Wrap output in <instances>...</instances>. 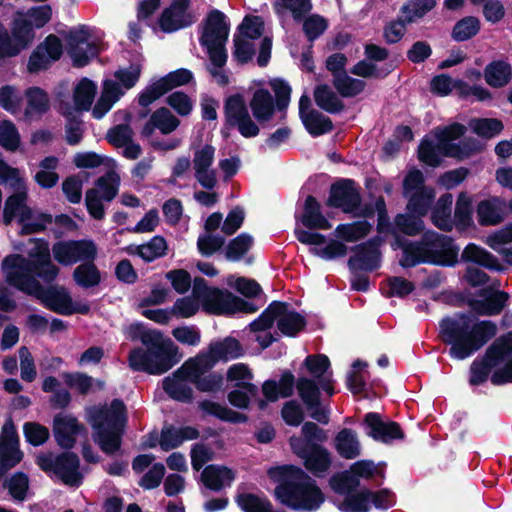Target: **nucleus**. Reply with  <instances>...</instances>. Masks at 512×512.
Returning a JSON list of instances; mask_svg holds the SVG:
<instances>
[{"label":"nucleus","mask_w":512,"mask_h":512,"mask_svg":"<svg viewBox=\"0 0 512 512\" xmlns=\"http://www.w3.org/2000/svg\"><path fill=\"white\" fill-rule=\"evenodd\" d=\"M267 473L276 483L273 492L275 499L291 510L315 512L326 500L316 480L299 466H275Z\"/></svg>","instance_id":"1"},{"label":"nucleus","mask_w":512,"mask_h":512,"mask_svg":"<svg viewBox=\"0 0 512 512\" xmlns=\"http://www.w3.org/2000/svg\"><path fill=\"white\" fill-rule=\"evenodd\" d=\"M470 313L457 312L439 322V337L450 345L449 355L464 360L484 347L497 334V325L491 320L473 322Z\"/></svg>","instance_id":"2"},{"label":"nucleus","mask_w":512,"mask_h":512,"mask_svg":"<svg viewBox=\"0 0 512 512\" xmlns=\"http://www.w3.org/2000/svg\"><path fill=\"white\" fill-rule=\"evenodd\" d=\"M138 338L143 347H136L129 352L128 364L135 372H145L150 375H161L180 362L182 354L178 346L159 330H147L137 327Z\"/></svg>","instance_id":"3"},{"label":"nucleus","mask_w":512,"mask_h":512,"mask_svg":"<svg viewBox=\"0 0 512 512\" xmlns=\"http://www.w3.org/2000/svg\"><path fill=\"white\" fill-rule=\"evenodd\" d=\"M459 251L460 247L451 236L426 231L418 240L408 243L405 257H400L398 264L403 269L420 264L454 267L459 262Z\"/></svg>","instance_id":"4"},{"label":"nucleus","mask_w":512,"mask_h":512,"mask_svg":"<svg viewBox=\"0 0 512 512\" xmlns=\"http://www.w3.org/2000/svg\"><path fill=\"white\" fill-rule=\"evenodd\" d=\"M328 439L327 432L315 422H304L301 435L289 438L291 451L302 460L305 469L315 477L324 476L332 466V455L323 446Z\"/></svg>","instance_id":"5"},{"label":"nucleus","mask_w":512,"mask_h":512,"mask_svg":"<svg viewBox=\"0 0 512 512\" xmlns=\"http://www.w3.org/2000/svg\"><path fill=\"white\" fill-rule=\"evenodd\" d=\"M127 421L126 405L119 398L113 399L109 406L94 409L90 414L93 440L103 453L113 455L120 450Z\"/></svg>","instance_id":"6"},{"label":"nucleus","mask_w":512,"mask_h":512,"mask_svg":"<svg viewBox=\"0 0 512 512\" xmlns=\"http://www.w3.org/2000/svg\"><path fill=\"white\" fill-rule=\"evenodd\" d=\"M503 341H493L482 356L476 357L469 367L470 386H480L490 379L495 386L512 383V356Z\"/></svg>","instance_id":"7"},{"label":"nucleus","mask_w":512,"mask_h":512,"mask_svg":"<svg viewBox=\"0 0 512 512\" xmlns=\"http://www.w3.org/2000/svg\"><path fill=\"white\" fill-rule=\"evenodd\" d=\"M192 293L195 299L201 301L203 311L211 315L251 314L258 310L257 305L234 295L227 289L209 287L202 277L194 278Z\"/></svg>","instance_id":"8"},{"label":"nucleus","mask_w":512,"mask_h":512,"mask_svg":"<svg viewBox=\"0 0 512 512\" xmlns=\"http://www.w3.org/2000/svg\"><path fill=\"white\" fill-rule=\"evenodd\" d=\"M2 270L6 282L17 290L21 285H26L31 278H39L51 284L60 273L59 267L52 260L43 264L26 262V257L21 254L7 255L2 261Z\"/></svg>","instance_id":"9"},{"label":"nucleus","mask_w":512,"mask_h":512,"mask_svg":"<svg viewBox=\"0 0 512 512\" xmlns=\"http://www.w3.org/2000/svg\"><path fill=\"white\" fill-rule=\"evenodd\" d=\"M433 206L423 205L420 199L407 201L404 212L394 216V233L391 248L401 249V257H405L408 243L415 240H408L406 237L422 235L425 230L424 218L429 214Z\"/></svg>","instance_id":"10"},{"label":"nucleus","mask_w":512,"mask_h":512,"mask_svg":"<svg viewBox=\"0 0 512 512\" xmlns=\"http://www.w3.org/2000/svg\"><path fill=\"white\" fill-rule=\"evenodd\" d=\"M120 177L114 170H109L105 175L95 181V186L86 191L85 204L89 215L95 220L105 217V209L102 200L112 201L118 194Z\"/></svg>","instance_id":"11"},{"label":"nucleus","mask_w":512,"mask_h":512,"mask_svg":"<svg viewBox=\"0 0 512 512\" xmlns=\"http://www.w3.org/2000/svg\"><path fill=\"white\" fill-rule=\"evenodd\" d=\"M19 291L35 297L47 309L65 316L72 300L69 291L65 287L50 285L45 288L38 279L33 278L28 279L26 285H21Z\"/></svg>","instance_id":"12"},{"label":"nucleus","mask_w":512,"mask_h":512,"mask_svg":"<svg viewBox=\"0 0 512 512\" xmlns=\"http://www.w3.org/2000/svg\"><path fill=\"white\" fill-rule=\"evenodd\" d=\"M224 127L227 129L237 128L245 138H253L259 134V126L252 120L241 94H233L225 100Z\"/></svg>","instance_id":"13"},{"label":"nucleus","mask_w":512,"mask_h":512,"mask_svg":"<svg viewBox=\"0 0 512 512\" xmlns=\"http://www.w3.org/2000/svg\"><path fill=\"white\" fill-rule=\"evenodd\" d=\"M35 39V29L32 23L22 16L14 17L11 22L10 33L0 38V45L4 47L2 60L19 55L29 48Z\"/></svg>","instance_id":"14"},{"label":"nucleus","mask_w":512,"mask_h":512,"mask_svg":"<svg viewBox=\"0 0 512 512\" xmlns=\"http://www.w3.org/2000/svg\"><path fill=\"white\" fill-rule=\"evenodd\" d=\"M361 201L362 196L356 181L341 178L331 184L325 204L344 213H355L361 207Z\"/></svg>","instance_id":"15"},{"label":"nucleus","mask_w":512,"mask_h":512,"mask_svg":"<svg viewBox=\"0 0 512 512\" xmlns=\"http://www.w3.org/2000/svg\"><path fill=\"white\" fill-rule=\"evenodd\" d=\"M54 259L63 266H70L77 262L95 260L97 246L89 239L57 241L52 246Z\"/></svg>","instance_id":"16"},{"label":"nucleus","mask_w":512,"mask_h":512,"mask_svg":"<svg viewBox=\"0 0 512 512\" xmlns=\"http://www.w3.org/2000/svg\"><path fill=\"white\" fill-rule=\"evenodd\" d=\"M476 295L480 298L469 297L466 304L478 316L500 315L509 305L510 294L495 287H482Z\"/></svg>","instance_id":"17"},{"label":"nucleus","mask_w":512,"mask_h":512,"mask_svg":"<svg viewBox=\"0 0 512 512\" xmlns=\"http://www.w3.org/2000/svg\"><path fill=\"white\" fill-rule=\"evenodd\" d=\"M90 32L87 26L81 25L79 29H73L67 36V52L72 59L74 67L82 68L88 65L91 59L100 54L99 45L92 41L89 42Z\"/></svg>","instance_id":"18"},{"label":"nucleus","mask_w":512,"mask_h":512,"mask_svg":"<svg viewBox=\"0 0 512 512\" xmlns=\"http://www.w3.org/2000/svg\"><path fill=\"white\" fill-rule=\"evenodd\" d=\"M362 427L368 437L374 441L391 444L395 440H403L405 433L398 422L384 421L377 412H368L364 415Z\"/></svg>","instance_id":"19"},{"label":"nucleus","mask_w":512,"mask_h":512,"mask_svg":"<svg viewBox=\"0 0 512 512\" xmlns=\"http://www.w3.org/2000/svg\"><path fill=\"white\" fill-rule=\"evenodd\" d=\"M63 54L61 40L54 34H49L30 54L27 70L38 73L47 70L50 65L58 61Z\"/></svg>","instance_id":"20"},{"label":"nucleus","mask_w":512,"mask_h":512,"mask_svg":"<svg viewBox=\"0 0 512 512\" xmlns=\"http://www.w3.org/2000/svg\"><path fill=\"white\" fill-rule=\"evenodd\" d=\"M52 431L57 445L65 450L75 446L77 436L87 434L85 425L76 417L62 414L54 416Z\"/></svg>","instance_id":"21"},{"label":"nucleus","mask_w":512,"mask_h":512,"mask_svg":"<svg viewBox=\"0 0 512 512\" xmlns=\"http://www.w3.org/2000/svg\"><path fill=\"white\" fill-rule=\"evenodd\" d=\"M402 195L407 201L418 198L423 205L433 206L435 202L434 189L425 185L424 174L415 167L410 169L403 179Z\"/></svg>","instance_id":"22"},{"label":"nucleus","mask_w":512,"mask_h":512,"mask_svg":"<svg viewBox=\"0 0 512 512\" xmlns=\"http://www.w3.org/2000/svg\"><path fill=\"white\" fill-rule=\"evenodd\" d=\"M230 31V23L226 15L218 10L212 9L204 19L203 31L199 37L200 44L227 42Z\"/></svg>","instance_id":"23"},{"label":"nucleus","mask_w":512,"mask_h":512,"mask_svg":"<svg viewBox=\"0 0 512 512\" xmlns=\"http://www.w3.org/2000/svg\"><path fill=\"white\" fill-rule=\"evenodd\" d=\"M350 251L354 253L347 261L350 272H374L380 268L382 260L381 251H375L364 243L350 247Z\"/></svg>","instance_id":"24"},{"label":"nucleus","mask_w":512,"mask_h":512,"mask_svg":"<svg viewBox=\"0 0 512 512\" xmlns=\"http://www.w3.org/2000/svg\"><path fill=\"white\" fill-rule=\"evenodd\" d=\"M79 467L80 459L74 452L67 450L56 456L55 475L66 485L78 487L82 484L83 475Z\"/></svg>","instance_id":"25"},{"label":"nucleus","mask_w":512,"mask_h":512,"mask_svg":"<svg viewBox=\"0 0 512 512\" xmlns=\"http://www.w3.org/2000/svg\"><path fill=\"white\" fill-rule=\"evenodd\" d=\"M249 107L253 117L260 125L269 122L277 109L272 94L265 88H258L254 91Z\"/></svg>","instance_id":"26"},{"label":"nucleus","mask_w":512,"mask_h":512,"mask_svg":"<svg viewBox=\"0 0 512 512\" xmlns=\"http://www.w3.org/2000/svg\"><path fill=\"white\" fill-rule=\"evenodd\" d=\"M476 215L482 227L499 225L505 219L504 203L498 197L481 200L476 206Z\"/></svg>","instance_id":"27"},{"label":"nucleus","mask_w":512,"mask_h":512,"mask_svg":"<svg viewBox=\"0 0 512 512\" xmlns=\"http://www.w3.org/2000/svg\"><path fill=\"white\" fill-rule=\"evenodd\" d=\"M461 261L473 263L491 271H504L505 267L500 264L498 258L485 248L469 243L461 253Z\"/></svg>","instance_id":"28"},{"label":"nucleus","mask_w":512,"mask_h":512,"mask_svg":"<svg viewBox=\"0 0 512 512\" xmlns=\"http://www.w3.org/2000/svg\"><path fill=\"white\" fill-rule=\"evenodd\" d=\"M300 221L309 230H328L332 226L323 215L320 202L312 195L305 199Z\"/></svg>","instance_id":"29"},{"label":"nucleus","mask_w":512,"mask_h":512,"mask_svg":"<svg viewBox=\"0 0 512 512\" xmlns=\"http://www.w3.org/2000/svg\"><path fill=\"white\" fill-rule=\"evenodd\" d=\"M200 477L201 482L207 489L218 492L224 487L225 481L230 486L235 479V473L227 466L210 464L203 469Z\"/></svg>","instance_id":"30"},{"label":"nucleus","mask_w":512,"mask_h":512,"mask_svg":"<svg viewBox=\"0 0 512 512\" xmlns=\"http://www.w3.org/2000/svg\"><path fill=\"white\" fill-rule=\"evenodd\" d=\"M198 409L206 415L232 424L246 423L249 420L246 414L207 399L198 402Z\"/></svg>","instance_id":"31"},{"label":"nucleus","mask_w":512,"mask_h":512,"mask_svg":"<svg viewBox=\"0 0 512 512\" xmlns=\"http://www.w3.org/2000/svg\"><path fill=\"white\" fill-rule=\"evenodd\" d=\"M483 75L490 87L502 88L512 79V66L506 60H493L486 65Z\"/></svg>","instance_id":"32"},{"label":"nucleus","mask_w":512,"mask_h":512,"mask_svg":"<svg viewBox=\"0 0 512 512\" xmlns=\"http://www.w3.org/2000/svg\"><path fill=\"white\" fill-rule=\"evenodd\" d=\"M334 447L337 453L344 459H355L361 454V446L357 434L350 428H343L336 434Z\"/></svg>","instance_id":"33"},{"label":"nucleus","mask_w":512,"mask_h":512,"mask_svg":"<svg viewBox=\"0 0 512 512\" xmlns=\"http://www.w3.org/2000/svg\"><path fill=\"white\" fill-rule=\"evenodd\" d=\"M313 95L316 105L327 113L338 114L345 108L343 101L327 84L317 85Z\"/></svg>","instance_id":"34"},{"label":"nucleus","mask_w":512,"mask_h":512,"mask_svg":"<svg viewBox=\"0 0 512 512\" xmlns=\"http://www.w3.org/2000/svg\"><path fill=\"white\" fill-rule=\"evenodd\" d=\"M259 394L258 386L252 382H235L234 389L227 394L229 404L237 409L246 410L251 403V397L255 398Z\"/></svg>","instance_id":"35"},{"label":"nucleus","mask_w":512,"mask_h":512,"mask_svg":"<svg viewBox=\"0 0 512 512\" xmlns=\"http://www.w3.org/2000/svg\"><path fill=\"white\" fill-rule=\"evenodd\" d=\"M188 381L176 378L174 373L167 376L162 381L164 392L173 400L185 404H191L194 400L193 390L188 385Z\"/></svg>","instance_id":"36"},{"label":"nucleus","mask_w":512,"mask_h":512,"mask_svg":"<svg viewBox=\"0 0 512 512\" xmlns=\"http://www.w3.org/2000/svg\"><path fill=\"white\" fill-rule=\"evenodd\" d=\"M27 106L25 108V116L32 117L34 115L42 116L50 109V100L47 92L37 86L29 87L25 90Z\"/></svg>","instance_id":"37"},{"label":"nucleus","mask_w":512,"mask_h":512,"mask_svg":"<svg viewBox=\"0 0 512 512\" xmlns=\"http://www.w3.org/2000/svg\"><path fill=\"white\" fill-rule=\"evenodd\" d=\"M75 283L84 288H92L101 283V272L95 265L94 260H87L78 265L72 274Z\"/></svg>","instance_id":"38"},{"label":"nucleus","mask_w":512,"mask_h":512,"mask_svg":"<svg viewBox=\"0 0 512 512\" xmlns=\"http://www.w3.org/2000/svg\"><path fill=\"white\" fill-rule=\"evenodd\" d=\"M372 230V224L367 220H359L351 223H342L335 229L336 236L344 242H357L365 238Z\"/></svg>","instance_id":"39"},{"label":"nucleus","mask_w":512,"mask_h":512,"mask_svg":"<svg viewBox=\"0 0 512 512\" xmlns=\"http://www.w3.org/2000/svg\"><path fill=\"white\" fill-rule=\"evenodd\" d=\"M210 353L218 361L233 360L243 355V348L239 340L228 336L222 341L213 342L209 345Z\"/></svg>","instance_id":"40"},{"label":"nucleus","mask_w":512,"mask_h":512,"mask_svg":"<svg viewBox=\"0 0 512 512\" xmlns=\"http://www.w3.org/2000/svg\"><path fill=\"white\" fill-rule=\"evenodd\" d=\"M302 123L312 137L330 133L334 129L332 120L315 109H310L308 115L303 118Z\"/></svg>","instance_id":"41"},{"label":"nucleus","mask_w":512,"mask_h":512,"mask_svg":"<svg viewBox=\"0 0 512 512\" xmlns=\"http://www.w3.org/2000/svg\"><path fill=\"white\" fill-rule=\"evenodd\" d=\"M97 92L96 84L88 79L82 78L74 89L73 100L77 111H88L91 108Z\"/></svg>","instance_id":"42"},{"label":"nucleus","mask_w":512,"mask_h":512,"mask_svg":"<svg viewBox=\"0 0 512 512\" xmlns=\"http://www.w3.org/2000/svg\"><path fill=\"white\" fill-rule=\"evenodd\" d=\"M167 250V242L161 235H155L150 239L149 242L136 247L137 255L147 263L164 257L167 254Z\"/></svg>","instance_id":"43"},{"label":"nucleus","mask_w":512,"mask_h":512,"mask_svg":"<svg viewBox=\"0 0 512 512\" xmlns=\"http://www.w3.org/2000/svg\"><path fill=\"white\" fill-rule=\"evenodd\" d=\"M235 502L242 512H267L270 500L266 495L250 492L237 493Z\"/></svg>","instance_id":"44"},{"label":"nucleus","mask_w":512,"mask_h":512,"mask_svg":"<svg viewBox=\"0 0 512 512\" xmlns=\"http://www.w3.org/2000/svg\"><path fill=\"white\" fill-rule=\"evenodd\" d=\"M332 83L337 93L343 98H353L362 93L366 87L364 80L353 78L347 72L335 77Z\"/></svg>","instance_id":"45"},{"label":"nucleus","mask_w":512,"mask_h":512,"mask_svg":"<svg viewBox=\"0 0 512 512\" xmlns=\"http://www.w3.org/2000/svg\"><path fill=\"white\" fill-rule=\"evenodd\" d=\"M298 395L306 408H313L321 400V392L318 383L307 377H299L296 381Z\"/></svg>","instance_id":"46"},{"label":"nucleus","mask_w":512,"mask_h":512,"mask_svg":"<svg viewBox=\"0 0 512 512\" xmlns=\"http://www.w3.org/2000/svg\"><path fill=\"white\" fill-rule=\"evenodd\" d=\"M452 200L453 198L450 193L441 195L432 211L434 225L443 231H450L452 228L449 223Z\"/></svg>","instance_id":"47"},{"label":"nucleus","mask_w":512,"mask_h":512,"mask_svg":"<svg viewBox=\"0 0 512 512\" xmlns=\"http://www.w3.org/2000/svg\"><path fill=\"white\" fill-rule=\"evenodd\" d=\"M307 321L303 315L297 311H290L287 308V312L278 319L277 327L280 332L288 337H295L300 331L306 327Z\"/></svg>","instance_id":"48"},{"label":"nucleus","mask_w":512,"mask_h":512,"mask_svg":"<svg viewBox=\"0 0 512 512\" xmlns=\"http://www.w3.org/2000/svg\"><path fill=\"white\" fill-rule=\"evenodd\" d=\"M369 489L362 488L344 497L338 508L342 512H369Z\"/></svg>","instance_id":"49"},{"label":"nucleus","mask_w":512,"mask_h":512,"mask_svg":"<svg viewBox=\"0 0 512 512\" xmlns=\"http://www.w3.org/2000/svg\"><path fill=\"white\" fill-rule=\"evenodd\" d=\"M254 243L253 237L248 233H241L226 246L225 257L227 260L237 262L252 248Z\"/></svg>","instance_id":"50"},{"label":"nucleus","mask_w":512,"mask_h":512,"mask_svg":"<svg viewBox=\"0 0 512 512\" xmlns=\"http://www.w3.org/2000/svg\"><path fill=\"white\" fill-rule=\"evenodd\" d=\"M435 6V0H409L401 7V17L406 23L411 24L417 19L424 17Z\"/></svg>","instance_id":"51"},{"label":"nucleus","mask_w":512,"mask_h":512,"mask_svg":"<svg viewBox=\"0 0 512 512\" xmlns=\"http://www.w3.org/2000/svg\"><path fill=\"white\" fill-rule=\"evenodd\" d=\"M480 28V21L477 17L466 16L455 23L451 37L457 42L467 41L477 35Z\"/></svg>","instance_id":"52"},{"label":"nucleus","mask_w":512,"mask_h":512,"mask_svg":"<svg viewBox=\"0 0 512 512\" xmlns=\"http://www.w3.org/2000/svg\"><path fill=\"white\" fill-rule=\"evenodd\" d=\"M329 485L337 494L346 496L358 490L360 480L357 479L350 470L336 473L331 476L329 479Z\"/></svg>","instance_id":"53"},{"label":"nucleus","mask_w":512,"mask_h":512,"mask_svg":"<svg viewBox=\"0 0 512 512\" xmlns=\"http://www.w3.org/2000/svg\"><path fill=\"white\" fill-rule=\"evenodd\" d=\"M63 116L65 117V140L71 145H78L82 139L84 134L83 129V121L80 115L75 112L68 110L63 112Z\"/></svg>","instance_id":"54"},{"label":"nucleus","mask_w":512,"mask_h":512,"mask_svg":"<svg viewBox=\"0 0 512 512\" xmlns=\"http://www.w3.org/2000/svg\"><path fill=\"white\" fill-rule=\"evenodd\" d=\"M470 127L475 134L484 139H491L504 129L503 122L497 118H475L471 120Z\"/></svg>","instance_id":"55"},{"label":"nucleus","mask_w":512,"mask_h":512,"mask_svg":"<svg viewBox=\"0 0 512 512\" xmlns=\"http://www.w3.org/2000/svg\"><path fill=\"white\" fill-rule=\"evenodd\" d=\"M151 124L164 134H170L180 125V120L166 107H160L151 114Z\"/></svg>","instance_id":"56"},{"label":"nucleus","mask_w":512,"mask_h":512,"mask_svg":"<svg viewBox=\"0 0 512 512\" xmlns=\"http://www.w3.org/2000/svg\"><path fill=\"white\" fill-rule=\"evenodd\" d=\"M21 138L16 125L9 119L0 121V145L7 151H16Z\"/></svg>","instance_id":"57"},{"label":"nucleus","mask_w":512,"mask_h":512,"mask_svg":"<svg viewBox=\"0 0 512 512\" xmlns=\"http://www.w3.org/2000/svg\"><path fill=\"white\" fill-rule=\"evenodd\" d=\"M23 97L18 89L13 85H3L0 87V106L5 111L16 114L20 111Z\"/></svg>","instance_id":"58"},{"label":"nucleus","mask_w":512,"mask_h":512,"mask_svg":"<svg viewBox=\"0 0 512 512\" xmlns=\"http://www.w3.org/2000/svg\"><path fill=\"white\" fill-rule=\"evenodd\" d=\"M24 457L23 451L20 446H7L0 445V478L6 473L17 466Z\"/></svg>","instance_id":"59"},{"label":"nucleus","mask_w":512,"mask_h":512,"mask_svg":"<svg viewBox=\"0 0 512 512\" xmlns=\"http://www.w3.org/2000/svg\"><path fill=\"white\" fill-rule=\"evenodd\" d=\"M269 86L274 92V103L278 111H285L291 100L292 88L290 84L282 78H273L269 81Z\"/></svg>","instance_id":"60"},{"label":"nucleus","mask_w":512,"mask_h":512,"mask_svg":"<svg viewBox=\"0 0 512 512\" xmlns=\"http://www.w3.org/2000/svg\"><path fill=\"white\" fill-rule=\"evenodd\" d=\"M23 434L27 443L34 447L43 445L50 436L49 429L38 422H25Z\"/></svg>","instance_id":"61"},{"label":"nucleus","mask_w":512,"mask_h":512,"mask_svg":"<svg viewBox=\"0 0 512 512\" xmlns=\"http://www.w3.org/2000/svg\"><path fill=\"white\" fill-rule=\"evenodd\" d=\"M21 16L32 23L34 29H41L51 20L52 8L48 4L34 6L29 8Z\"/></svg>","instance_id":"62"},{"label":"nucleus","mask_w":512,"mask_h":512,"mask_svg":"<svg viewBox=\"0 0 512 512\" xmlns=\"http://www.w3.org/2000/svg\"><path fill=\"white\" fill-rule=\"evenodd\" d=\"M328 21L319 14L308 16L303 22V31L310 42L319 38L328 28Z\"/></svg>","instance_id":"63"},{"label":"nucleus","mask_w":512,"mask_h":512,"mask_svg":"<svg viewBox=\"0 0 512 512\" xmlns=\"http://www.w3.org/2000/svg\"><path fill=\"white\" fill-rule=\"evenodd\" d=\"M166 85L162 78L146 86L138 95V104L141 107H148L160 97L168 93Z\"/></svg>","instance_id":"64"}]
</instances>
